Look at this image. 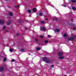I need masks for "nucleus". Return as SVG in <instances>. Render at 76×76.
Masks as SVG:
<instances>
[{"mask_svg": "<svg viewBox=\"0 0 76 76\" xmlns=\"http://www.w3.org/2000/svg\"><path fill=\"white\" fill-rule=\"evenodd\" d=\"M75 38H76V35H72L71 38L69 37L67 38V40L68 41H73Z\"/></svg>", "mask_w": 76, "mask_h": 76, "instance_id": "1", "label": "nucleus"}, {"mask_svg": "<svg viewBox=\"0 0 76 76\" xmlns=\"http://www.w3.org/2000/svg\"><path fill=\"white\" fill-rule=\"evenodd\" d=\"M4 68L7 69V66L6 65H4L2 67H0V72H3L4 70Z\"/></svg>", "mask_w": 76, "mask_h": 76, "instance_id": "2", "label": "nucleus"}, {"mask_svg": "<svg viewBox=\"0 0 76 76\" xmlns=\"http://www.w3.org/2000/svg\"><path fill=\"white\" fill-rule=\"evenodd\" d=\"M4 24V21L2 20H0V24L1 25Z\"/></svg>", "mask_w": 76, "mask_h": 76, "instance_id": "3", "label": "nucleus"}, {"mask_svg": "<svg viewBox=\"0 0 76 76\" xmlns=\"http://www.w3.org/2000/svg\"><path fill=\"white\" fill-rule=\"evenodd\" d=\"M43 14L44 15V17H48V16L47 15V12H43Z\"/></svg>", "mask_w": 76, "mask_h": 76, "instance_id": "4", "label": "nucleus"}, {"mask_svg": "<svg viewBox=\"0 0 76 76\" xmlns=\"http://www.w3.org/2000/svg\"><path fill=\"white\" fill-rule=\"evenodd\" d=\"M63 52H58V56H63Z\"/></svg>", "mask_w": 76, "mask_h": 76, "instance_id": "5", "label": "nucleus"}, {"mask_svg": "<svg viewBox=\"0 0 76 76\" xmlns=\"http://www.w3.org/2000/svg\"><path fill=\"white\" fill-rule=\"evenodd\" d=\"M40 30L42 31H46V28L45 27L41 28Z\"/></svg>", "mask_w": 76, "mask_h": 76, "instance_id": "6", "label": "nucleus"}, {"mask_svg": "<svg viewBox=\"0 0 76 76\" xmlns=\"http://www.w3.org/2000/svg\"><path fill=\"white\" fill-rule=\"evenodd\" d=\"M64 58V56H60L58 57V59H60L61 60H62Z\"/></svg>", "mask_w": 76, "mask_h": 76, "instance_id": "7", "label": "nucleus"}, {"mask_svg": "<svg viewBox=\"0 0 76 76\" xmlns=\"http://www.w3.org/2000/svg\"><path fill=\"white\" fill-rule=\"evenodd\" d=\"M47 58L46 57H44L43 58V61H47Z\"/></svg>", "mask_w": 76, "mask_h": 76, "instance_id": "8", "label": "nucleus"}, {"mask_svg": "<svg viewBox=\"0 0 76 76\" xmlns=\"http://www.w3.org/2000/svg\"><path fill=\"white\" fill-rule=\"evenodd\" d=\"M55 31L56 32H60V30L58 28H56L55 29Z\"/></svg>", "mask_w": 76, "mask_h": 76, "instance_id": "9", "label": "nucleus"}, {"mask_svg": "<svg viewBox=\"0 0 76 76\" xmlns=\"http://www.w3.org/2000/svg\"><path fill=\"white\" fill-rule=\"evenodd\" d=\"M32 10L34 12H36L37 10V9H36V8H34L32 9Z\"/></svg>", "mask_w": 76, "mask_h": 76, "instance_id": "10", "label": "nucleus"}, {"mask_svg": "<svg viewBox=\"0 0 76 76\" xmlns=\"http://www.w3.org/2000/svg\"><path fill=\"white\" fill-rule=\"evenodd\" d=\"M54 20H55V22L57 21V18L56 17L53 18Z\"/></svg>", "mask_w": 76, "mask_h": 76, "instance_id": "11", "label": "nucleus"}, {"mask_svg": "<svg viewBox=\"0 0 76 76\" xmlns=\"http://www.w3.org/2000/svg\"><path fill=\"white\" fill-rule=\"evenodd\" d=\"M9 15L10 16H13V14L11 12H9Z\"/></svg>", "mask_w": 76, "mask_h": 76, "instance_id": "12", "label": "nucleus"}, {"mask_svg": "<svg viewBox=\"0 0 76 76\" xmlns=\"http://www.w3.org/2000/svg\"><path fill=\"white\" fill-rule=\"evenodd\" d=\"M41 23H42V24H43V25H44L45 23V22L44 21H41Z\"/></svg>", "mask_w": 76, "mask_h": 76, "instance_id": "13", "label": "nucleus"}, {"mask_svg": "<svg viewBox=\"0 0 76 76\" xmlns=\"http://www.w3.org/2000/svg\"><path fill=\"white\" fill-rule=\"evenodd\" d=\"M70 25L71 26H72V27H73L75 26V24H74L72 23H71Z\"/></svg>", "mask_w": 76, "mask_h": 76, "instance_id": "14", "label": "nucleus"}, {"mask_svg": "<svg viewBox=\"0 0 76 76\" xmlns=\"http://www.w3.org/2000/svg\"><path fill=\"white\" fill-rule=\"evenodd\" d=\"M71 1L72 3H76V1L75 0H71Z\"/></svg>", "mask_w": 76, "mask_h": 76, "instance_id": "15", "label": "nucleus"}, {"mask_svg": "<svg viewBox=\"0 0 76 76\" xmlns=\"http://www.w3.org/2000/svg\"><path fill=\"white\" fill-rule=\"evenodd\" d=\"M7 60V58H6V57H4V59H3L4 61H6Z\"/></svg>", "mask_w": 76, "mask_h": 76, "instance_id": "16", "label": "nucleus"}, {"mask_svg": "<svg viewBox=\"0 0 76 76\" xmlns=\"http://www.w3.org/2000/svg\"><path fill=\"white\" fill-rule=\"evenodd\" d=\"M63 36L64 37H67V35L66 34H64Z\"/></svg>", "mask_w": 76, "mask_h": 76, "instance_id": "17", "label": "nucleus"}, {"mask_svg": "<svg viewBox=\"0 0 76 76\" xmlns=\"http://www.w3.org/2000/svg\"><path fill=\"white\" fill-rule=\"evenodd\" d=\"M35 41H37V42L39 41V39H38L37 38H35Z\"/></svg>", "mask_w": 76, "mask_h": 76, "instance_id": "18", "label": "nucleus"}, {"mask_svg": "<svg viewBox=\"0 0 76 76\" xmlns=\"http://www.w3.org/2000/svg\"><path fill=\"white\" fill-rule=\"evenodd\" d=\"M72 9L73 10H76V8L74 7H72Z\"/></svg>", "mask_w": 76, "mask_h": 76, "instance_id": "19", "label": "nucleus"}, {"mask_svg": "<svg viewBox=\"0 0 76 76\" xmlns=\"http://www.w3.org/2000/svg\"><path fill=\"white\" fill-rule=\"evenodd\" d=\"M46 63H50V61L48 60H46Z\"/></svg>", "mask_w": 76, "mask_h": 76, "instance_id": "20", "label": "nucleus"}, {"mask_svg": "<svg viewBox=\"0 0 76 76\" xmlns=\"http://www.w3.org/2000/svg\"><path fill=\"white\" fill-rule=\"evenodd\" d=\"M39 16H42L43 15V13H40L39 14Z\"/></svg>", "mask_w": 76, "mask_h": 76, "instance_id": "21", "label": "nucleus"}, {"mask_svg": "<svg viewBox=\"0 0 76 76\" xmlns=\"http://www.w3.org/2000/svg\"><path fill=\"white\" fill-rule=\"evenodd\" d=\"M45 44H47V43H48V40H45Z\"/></svg>", "mask_w": 76, "mask_h": 76, "instance_id": "22", "label": "nucleus"}, {"mask_svg": "<svg viewBox=\"0 0 76 76\" xmlns=\"http://www.w3.org/2000/svg\"><path fill=\"white\" fill-rule=\"evenodd\" d=\"M27 12H28L29 13H31V10H27Z\"/></svg>", "mask_w": 76, "mask_h": 76, "instance_id": "23", "label": "nucleus"}, {"mask_svg": "<svg viewBox=\"0 0 76 76\" xmlns=\"http://www.w3.org/2000/svg\"><path fill=\"white\" fill-rule=\"evenodd\" d=\"M10 23H11V22H8L7 23V25H10Z\"/></svg>", "mask_w": 76, "mask_h": 76, "instance_id": "24", "label": "nucleus"}, {"mask_svg": "<svg viewBox=\"0 0 76 76\" xmlns=\"http://www.w3.org/2000/svg\"><path fill=\"white\" fill-rule=\"evenodd\" d=\"M37 50H38V51H39V50H40V48H36Z\"/></svg>", "mask_w": 76, "mask_h": 76, "instance_id": "25", "label": "nucleus"}, {"mask_svg": "<svg viewBox=\"0 0 76 76\" xmlns=\"http://www.w3.org/2000/svg\"><path fill=\"white\" fill-rule=\"evenodd\" d=\"M6 26H4L3 27V28L2 29V30H4V29L6 28Z\"/></svg>", "mask_w": 76, "mask_h": 76, "instance_id": "26", "label": "nucleus"}, {"mask_svg": "<svg viewBox=\"0 0 76 76\" xmlns=\"http://www.w3.org/2000/svg\"><path fill=\"white\" fill-rule=\"evenodd\" d=\"M10 51L11 52V51H13V49H11L10 50Z\"/></svg>", "mask_w": 76, "mask_h": 76, "instance_id": "27", "label": "nucleus"}, {"mask_svg": "<svg viewBox=\"0 0 76 76\" xmlns=\"http://www.w3.org/2000/svg\"><path fill=\"white\" fill-rule=\"evenodd\" d=\"M21 51H22V52H23V51H25V50H24V49H22L21 50Z\"/></svg>", "mask_w": 76, "mask_h": 76, "instance_id": "28", "label": "nucleus"}, {"mask_svg": "<svg viewBox=\"0 0 76 76\" xmlns=\"http://www.w3.org/2000/svg\"><path fill=\"white\" fill-rule=\"evenodd\" d=\"M19 22H22V20H18Z\"/></svg>", "mask_w": 76, "mask_h": 76, "instance_id": "29", "label": "nucleus"}, {"mask_svg": "<svg viewBox=\"0 0 76 76\" xmlns=\"http://www.w3.org/2000/svg\"><path fill=\"white\" fill-rule=\"evenodd\" d=\"M40 38H44V37H43L42 35H41L40 36Z\"/></svg>", "mask_w": 76, "mask_h": 76, "instance_id": "30", "label": "nucleus"}, {"mask_svg": "<svg viewBox=\"0 0 76 76\" xmlns=\"http://www.w3.org/2000/svg\"><path fill=\"white\" fill-rule=\"evenodd\" d=\"M48 37L49 38H51V36L50 35H48Z\"/></svg>", "mask_w": 76, "mask_h": 76, "instance_id": "31", "label": "nucleus"}, {"mask_svg": "<svg viewBox=\"0 0 76 76\" xmlns=\"http://www.w3.org/2000/svg\"><path fill=\"white\" fill-rule=\"evenodd\" d=\"M12 62H14V61H15V60L14 59H12Z\"/></svg>", "mask_w": 76, "mask_h": 76, "instance_id": "32", "label": "nucleus"}, {"mask_svg": "<svg viewBox=\"0 0 76 76\" xmlns=\"http://www.w3.org/2000/svg\"><path fill=\"white\" fill-rule=\"evenodd\" d=\"M19 36V34L18 33L17 34V36Z\"/></svg>", "mask_w": 76, "mask_h": 76, "instance_id": "33", "label": "nucleus"}, {"mask_svg": "<svg viewBox=\"0 0 76 76\" xmlns=\"http://www.w3.org/2000/svg\"><path fill=\"white\" fill-rule=\"evenodd\" d=\"M73 30H75V29H76V27H74L73 28Z\"/></svg>", "mask_w": 76, "mask_h": 76, "instance_id": "34", "label": "nucleus"}, {"mask_svg": "<svg viewBox=\"0 0 76 76\" xmlns=\"http://www.w3.org/2000/svg\"><path fill=\"white\" fill-rule=\"evenodd\" d=\"M51 67L53 68L54 67V65H52L51 66Z\"/></svg>", "mask_w": 76, "mask_h": 76, "instance_id": "35", "label": "nucleus"}, {"mask_svg": "<svg viewBox=\"0 0 76 76\" xmlns=\"http://www.w3.org/2000/svg\"><path fill=\"white\" fill-rule=\"evenodd\" d=\"M14 7H15V8H18V7L14 6Z\"/></svg>", "mask_w": 76, "mask_h": 76, "instance_id": "36", "label": "nucleus"}, {"mask_svg": "<svg viewBox=\"0 0 76 76\" xmlns=\"http://www.w3.org/2000/svg\"><path fill=\"white\" fill-rule=\"evenodd\" d=\"M8 21L9 22H11V21H10V19H8Z\"/></svg>", "mask_w": 76, "mask_h": 76, "instance_id": "37", "label": "nucleus"}, {"mask_svg": "<svg viewBox=\"0 0 76 76\" xmlns=\"http://www.w3.org/2000/svg\"><path fill=\"white\" fill-rule=\"evenodd\" d=\"M25 29H26V30H27V28L26 27H25Z\"/></svg>", "mask_w": 76, "mask_h": 76, "instance_id": "38", "label": "nucleus"}, {"mask_svg": "<svg viewBox=\"0 0 76 76\" xmlns=\"http://www.w3.org/2000/svg\"><path fill=\"white\" fill-rule=\"evenodd\" d=\"M17 7H18V8H19L20 7L19 5H17Z\"/></svg>", "mask_w": 76, "mask_h": 76, "instance_id": "39", "label": "nucleus"}, {"mask_svg": "<svg viewBox=\"0 0 76 76\" xmlns=\"http://www.w3.org/2000/svg\"><path fill=\"white\" fill-rule=\"evenodd\" d=\"M63 6H64V7H66V5H63Z\"/></svg>", "mask_w": 76, "mask_h": 76, "instance_id": "40", "label": "nucleus"}, {"mask_svg": "<svg viewBox=\"0 0 76 76\" xmlns=\"http://www.w3.org/2000/svg\"><path fill=\"white\" fill-rule=\"evenodd\" d=\"M71 21H73V19H71Z\"/></svg>", "mask_w": 76, "mask_h": 76, "instance_id": "41", "label": "nucleus"}, {"mask_svg": "<svg viewBox=\"0 0 76 76\" xmlns=\"http://www.w3.org/2000/svg\"><path fill=\"white\" fill-rule=\"evenodd\" d=\"M45 20H48V19H46Z\"/></svg>", "mask_w": 76, "mask_h": 76, "instance_id": "42", "label": "nucleus"}, {"mask_svg": "<svg viewBox=\"0 0 76 76\" xmlns=\"http://www.w3.org/2000/svg\"><path fill=\"white\" fill-rule=\"evenodd\" d=\"M9 18H11V17H9Z\"/></svg>", "mask_w": 76, "mask_h": 76, "instance_id": "43", "label": "nucleus"}, {"mask_svg": "<svg viewBox=\"0 0 76 76\" xmlns=\"http://www.w3.org/2000/svg\"><path fill=\"white\" fill-rule=\"evenodd\" d=\"M5 1H7V0H4Z\"/></svg>", "mask_w": 76, "mask_h": 76, "instance_id": "44", "label": "nucleus"}, {"mask_svg": "<svg viewBox=\"0 0 76 76\" xmlns=\"http://www.w3.org/2000/svg\"><path fill=\"white\" fill-rule=\"evenodd\" d=\"M14 45L15 46V44H14Z\"/></svg>", "mask_w": 76, "mask_h": 76, "instance_id": "45", "label": "nucleus"}, {"mask_svg": "<svg viewBox=\"0 0 76 76\" xmlns=\"http://www.w3.org/2000/svg\"><path fill=\"white\" fill-rule=\"evenodd\" d=\"M64 76H67V75H64Z\"/></svg>", "mask_w": 76, "mask_h": 76, "instance_id": "46", "label": "nucleus"}, {"mask_svg": "<svg viewBox=\"0 0 76 76\" xmlns=\"http://www.w3.org/2000/svg\"><path fill=\"white\" fill-rule=\"evenodd\" d=\"M27 22H28V21H27Z\"/></svg>", "mask_w": 76, "mask_h": 76, "instance_id": "47", "label": "nucleus"}, {"mask_svg": "<svg viewBox=\"0 0 76 76\" xmlns=\"http://www.w3.org/2000/svg\"><path fill=\"white\" fill-rule=\"evenodd\" d=\"M57 63V64H58V62Z\"/></svg>", "mask_w": 76, "mask_h": 76, "instance_id": "48", "label": "nucleus"}]
</instances>
